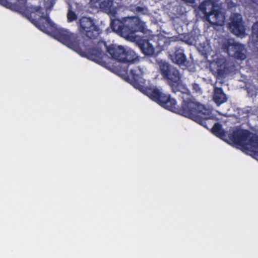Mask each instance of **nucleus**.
Returning <instances> with one entry per match:
<instances>
[{
  "label": "nucleus",
  "mask_w": 258,
  "mask_h": 258,
  "mask_svg": "<svg viewBox=\"0 0 258 258\" xmlns=\"http://www.w3.org/2000/svg\"><path fill=\"white\" fill-rule=\"evenodd\" d=\"M161 74L167 80L174 93L180 92L186 95V99L183 96L181 107L177 105L176 101L169 94L163 93L157 88L145 87V83L143 78V72L139 67L130 70L128 75L131 84L136 88L141 90L151 99L159 104L161 106L188 117L199 124L208 128L211 111L205 105L190 99L191 95L186 87L180 82V75L178 70L165 61L161 60L158 63Z\"/></svg>",
  "instance_id": "f257e3e1"
},
{
  "label": "nucleus",
  "mask_w": 258,
  "mask_h": 258,
  "mask_svg": "<svg viewBox=\"0 0 258 258\" xmlns=\"http://www.w3.org/2000/svg\"><path fill=\"white\" fill-rule=\"evenodd\" d=\"M106 49L107 52L111 58L118 61L128 63L133 62L137 58L136 53L131 49H125L122 46L115 44L107 45L106 42L99 41L96 47L86 49V55L90 60L95 62L100 61L103 57L104 53L102 47Z\"/></svg>",
  "instance_id": "f03ea898"
},
{
  "label": "nucleus",
  "mask_w": 258,
  "mask_h": 258,
  "mask_svg": "<svg viewBox=\"0 0 258 258\" xmlns=\"http://www.w3.org/2000/svg\"><path fill=\"white\" fill-rule=\"evenodd\" d=\"M110 27L113 31L133 42L137 40V32L146 33L148 31L145 23L137 16L124 17L122 20L113 19L111 21Z\"/></svg>",
  "instance_id": "7ed1b4c3"
},
{
  "label": "nucleus",
  "mask_w": 258,
  "mask_h": 258,
  "mask_svg": "<svg viewBox=\"0 0 258 258\" xmlns=\"http://www.w3.org/2000/svg\"><path fill=\"white\" fill-rule=\"evenodd\" d=\"M53 36L56 39L76 51L81 50L80 39L77 34L64 29L59 28L54 30Z\"/></svg>",
  "instance_id": "20e7f679"
},
{
  "label": "nucleus",
  "mask_w": 258,
  "mask_h": 258,
  "mask_svg": "<svg viewBox=\"0 0 258 258\" xmlns=\"http://www.w3.org/2000/svg\"><path fill=\"white\" fill-rule=\"evenodd\" d=\"M80 32L90 39L97 38L101 33V30L95 24L93 20L86 17L80 19L78 24Z\"/></svg>",
  "instance_id": "39448f33"
},
{
  "label": "nucleus",
  "mask_w": 258,
  "mask_h": 258,
  "mask_svg": "<svg viewBox=\"0 0 258 258\" xmlns=\"http://www.w3.org/2000/svg\"><path fill=\"white\" fill-rule=\"evenodd\" d=\"M251 135V133L248 130L237 129L228 134V138L233 144L247 149L248 139Z\"/></svg>",
  "instance_id": "423d86ee"
},
{
  "label": "nucleus",
  "mask_w": 258,
  "mask_h": 258,
  "mask_svg": "<svg viewBox=\"0 0 258 258\" xmlns=\"http://www.w3.org/2000/svg\"><path fill=\"white\" fill-rule=\"evenodd\" d=\"M229 26L232 32L236 35L240 36L245 34V28L240 14L235 13L232 15Z\"/></svg>",
  "instance_id": "0eeeda50"
},
{
  "label": "nucleus",
  "mask_w": 258,
  "mask_h": 258,
  "mask_svg": "<svg viewBox=\"0 0 258 258\" xmlns=\"http://www.w3.org/2000/svg\"><path fill=\"white\" fill-rule=\"evenodd\" d=\"M203 18L212 26H221L225 20L224 15L219 9L209 12L208 14L204 16Z\"/></svg>",
  "instance_id": "6e6552de"
},
{
  "label": "nucleus",
  "mask_w": 258,
  "mask_h": 258,
  "mask_svg": "<svg viewBox=\"0 0 258 258\" xmlns=\"http://www.w3.org/2000/svg\"><path fill=\"white\" fill-rule=\"evenodd\" d=\"M40 19L45 21V22H41L40 21H38L33 19L32 23L40 30L43 32L48 34L49 33V28L54 27V24L50 19L49 15H44L43 13L40 16Z\"/></svg>",
  "instance_id": "1a4fd4ad"
},
{
  "label": "nucleus",
  "mask_w": 258,
  "mask_h": 258,
  "mask_svg": "<svg viewBox=\"0 0 258 258\" xmlns=\"http://www.w3.org/2000/svg\"><path fill=\"white\" fill-rule=\"evenodd\" d=\"M170 56L172 62L180 66H186L188 63L184 50L181 48H175L174 52Z\"/></svg>",
  "instance_id": "9d476101"
},
{
  "label": "nucleus",
  "mask_w": 258,
  "mask_h": 258,
  "mask_svg": "<svg viewBox=\"0 0 258 258\" xmlns=\"http://www.w3.org/2000/svg\"><path fill=\"white\" fill-rule=\"evenodd\" d=\"M139 46L143 53L146 56H153L155 53V48L149 40H141Z\"/></svg>",
  "instance_id": "9b49d317"
},
{
  "label": "nucleus",
  "mask_w": 258,
  "mask_h": 258,
  "mask_svg": "<svg viewBox=\"0 0 258 258\" xmlns=\"http://www.w3.org/2000/svg\"><path fill=\"white\" fill-rule=\"evenodd\" d=\"M213 100L218 106L227 101V97L221 88H215L214 90Z\"/></svg>",
  "instance_id": "f8f14e48"
},
{
  "label": "nucleus",
  "mask_w": 258,
  "mask_h": 258,
  "mask_svg": "<svg viewBox=\"0 0 258 258\" xmlns=\"http://www.w3.org/2000/svg\"><path fill=\"white\" fill-rule=\"evenodd\" d=\"M216 9V3L214 0H204L199 6V11L204 16L208 14L209 12Z\"/></svg>",
  "instance_id": "ddd939ff"
},
{
  "label": "nucleus",
  "mask_w": 258,
  "mask_h": 258,
  "mask_svg": "<svg viewBox=\"0 0 258 258\" xmlns=\"http://www.w3.org/2000/svg\"><path fill=\"white\" fill-rule=\"evenodd\" d=\"M211 132L214 135L221 139L225 141L227 140V133L223 130L222 125L220 123H215L211 129Z\"/></svg>",
  "instance_id": "4468645a"
},
{
  "label": "nucleus",
  "mask_w": 258,
  "mask_h": 258,
  "mask_svg": "<svg viewBox=\"0 0 258 258\" xmlns=\"http://www.w3.org/2000/svg\"><path fill=\"white\" fill-rule=\"evenodd\" d=\"M240 44L235 42L233 40H228L223 46L229 55L233 56L238 49Z\"/></svg>",
  "instance_id": "2eb2a0df"
},
{
  "label": "nucleus",
  "mask_w": 258,
  "mask_h": 258,
  "mask_svg": "<svg viewBox=\"0 0 258 258\" xmlns=\"http://www.w3.org/2000/svg\"><path fill=\"white\" fill-rule=\"evenodd\" d=\"M246 150L254 153H258V135L251 133V135L248 139Z\"/></svg>",
  "instance_id": "dca6fc26"
},
{
  "label": "nucleus",
  "mask_w": 258,
  "mask_h": 258,
  "mask_svg": "<svg viewBox=\"0 0 258 258\" xmlns=\"http://www.w3.org/2000/svg\"><path fill=\"white\" fill-rule=\"evenodd\" d=\"M245 53L246 50L245 49L244 45L240 44L238 49H237L236 51L235 52L234 55L232 56L237 59L243 60H244L246 57Z\"/></svg>",
  "instance_id": "f3484780"
},
{
  "label": "nucleus",
  "mask_w": 258,
  "mask_h": 258,
  "mask_svg": "<svg viewBox=\"0 0 258 258\" xmlns=\"http://www.w3.org/2000/svg\"><path fill=\"white\" fill-rule=\"evenodd\" d=\"M251 36L253 45L258 49V21L252 26Z\"/></svg>",
  "instance_id": "a211bd4d"
},
{
  "label": "nucleus",
  "mask_w": 258,
  "mask_h": 258,
  "mask_svg": "<svg viewBox=\"0 0 258 258\" xmlns=\"http://www.w3.org/2000/svg\"><path fill=\"white\" fill-rule=\"evenodd\" d=\"M78 18L76 14L72 10L69 9L67 14V19L68 22H72L76 21Z\"/></svg>",
  "instance_id": "6ab92c4d"
},
{
  "label": "nucleus",
  "mask_w": 258,
  "mask_h": 258,
  "mask_svg": "<svg viewBox=\"0 0 258 258\" xmlns=\"http://www.w3.org/2000/svg\"><path fill=\"white\" fill-rule=\"evenodd\" d=\"M192 89L193 91L196 93H202V90L200 87V85L197 83H195L192 84Z\"/></svg>",
  "instance_id": "aec40b11"
},
{
  "label": "nucleus",
  "mask_w": 258,
  "mask_h": 258,
  "mask_svg": "<svg viewBox=\"0 0 258 258\" xmlns=\"http://www.w3.org/2000/svg\"><path fill=\"white\" fill-rule=\"evenodd\" d=\"M0 4L6 8H9L12 5L8 0H0Z\"/></svg>",
  "instance_id": "412c9836"
},
{
  "label": "nucleus",
  "mask_w": 258,
  "mask_h": 258,
  "mask_svg": "<svg viewBox=\"0 0 258 258\" xmlns=\"http://www.w3.org/2000/svg\"><path fill=\"white\" fill-rule=\"evenodd\" d=\"M135 10H136V12L137 13L145 14V9L143 7L138 6L136 8Z\"/></svg>",
  "instance_id": "4be33fe9"
},
{
  "label": "nucleus",
  "mask_w": 258,
  "mask_h": 258,
  "mask_svg": "<svg viewBox=\"0 0 258 258\" xmlns=\"http://www.w3.org/2000/svg\"><path fill=\"white\" fill-rule=\"evenodd\" d=\"M217 74L219 77H222L224 76V71L221 69H218L217 70Z\"/></svg>",
  "instance_id": "5701e85b"
},
{
  "label": "nucleus",
  "mask_w": 258,
  "mask_h": 258,
  "mask_svg": "<svg viewBox=\"0 0 258 258\" xmlns=\"http://www.w3.org/2000/svg\"><path fill=\"white\" fill-rule=\"evenodd\" d=\"M252 3L255 4L256 5H258V0H251Z\"/></svg>",
  "instance_id": "b1692460"
},
{
  "label": "nucleus",
  "mask_w": 258,
  "mask_h": 258,
  "mask_svg": "<svg viewBox=\"0 0 258 258\" xmlns=\"http://www.w3.org/2000/svg\"><path fill=\"white\" fill-rule=\"evenodd\" d=\"M41 9V7H39L37 8L36 12H38Z\"/></svg>",
  "instance_id": "393cba45"
}]
</instances>
